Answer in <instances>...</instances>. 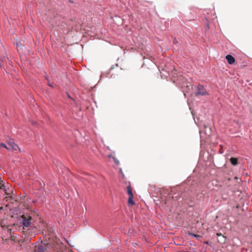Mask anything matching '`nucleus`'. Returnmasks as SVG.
Wrapping results in <instances>:
<instances>
[{
	"mask_svg": "<svg viewBox=\"0 0 252 252\" xmlns=\"http://www.w3.org/2000/svg\"><path fill=\"white\" fill-rule=\"evenodd\" d=\"M39 226L42 230V233L46 237V239L50 240L53 238L54 233L52 227L49 226L47 224L43 221Z\"/></svg>",
	"mask_w": 252,
	"mask_h": 252,
	"instance_id": "f257e3e1",
	"label": "nucleus"
},
{
	"mask_svg": "<svg viewBox=\"0 0 252 252\" xmlns=\"http://www.w3.org/2000/svg\"><path fill=\"white\" fill-rule=\"evenodd\" d=\"M133 196H130L128 197V203L130 205H133L135 204L134 201L133 200Z\"/></svg>",
	"mask_w": 252,
	"mask_h": 252,
	"instance_id": "6e6552de",
	"label": "nucleus"
},
{
	"mask_svg": "<svg viewBox=\"0 0 252 252\" xmlns=\"http://www.w3.org/2000/svg\"><path fill=\"white\" fill-rule=\"evenodd\" d=\"M230 161L233 165H236L238 164V159L235 158H230Z\"/></svg>",
	"mask_w": 252,
	"mask_h": 252,
	"instance_id": "0eeeda50",
	"label": "nucleus"
},
{
	"mask_svg": "<svg viewBox=\"0 0 252 252\" xmlns=\"http://www.w3.org/2000/svg\"><path fill=\"white\" fill-rule=\"evenodd\" d=\"M7 60H8L7 57H3L0 59V66H3L4 65V62H6Z\"/></svg>",
	"mask_w": 252,
	"mask_h": 252,
	"instance_id": "9b49d317",
	"label": "nucleus"
},
{
	"mask_svg": "<svg viewBox=\"0 0 252 252\" xmlns=\"http://www.w3.org/2000/svg\"><path fill=\"white\" fill-rule=\"evenodd\" d=\"M225 59L230 64H232L235 63V60L234 58L230 55L226 56Z\"/></svg>",
	"mask_w": 252,
	"mask_h": 252,
	"instance_id": "39448f33",
	"label": "nucleus"
},
{
	"mask_svg": "<svg viewBox=\"0 0 252 252\" xmlns=\"http://www.w3.org/2000/svg\"><path fill=\"white\" fill-rule=\"evenodd\" d=\"M188 234L189 235H191V236H193V237H195L196 238V239H197L198 240H200L202 237L201 236H200V235L195 234H193L190 232H189Z\"/></svg>",
	"mask_w": 252,
	"mask_h": 252,
	"instance_id": "9d476101",
	"label": "nucleus"
},
{
	"mask_svg": "<svg viewBox=\"0 0 252 252\" xmlns=\"http://www.w3.org/2000/svg\"><path fill=\"white\" fill-rule=\"evenodd\" d=\"M48 86H49L52 88L54 87V86H55V84L53 83H50L49 82H48Z\"/></svg>",
	"mask_w": 252,
	"mask_h": 252,
	"instance_id": "dca6fc26",
	"label": "nucleus"
},
{
	"mask_svg": "<svg viewBox=\"0 0 252 252\" xmlns=\"http://www.w3.org/2000/svg\"><path fill=\"white\" fill-rule=\"evenodd\" d=\"M206 25L207 27L208 28H209V23H208V21H207V23H206Z\"/></svg>",
	"mask_w": 252,
	"mask_h": 252,
	"instance_id": "a211bd4d",
	"label": "nucleus"
},
{
	"mask_svg": "<svg viewBox=\"0 0 252 252\" xmlns=\"http://www.w3.org/2000/svg\"><path fill=\"white\" fill-rule=\"evenodd\" d=\"M113 158L114 161L115 162L116 164H117V165L119 164V161L118 159H117L116 158L113 157Z\"/></svg>",
	"mask_w": 252,
	"mask_h": 252,
	"instance_id": "4468645a",
	"label": "nucleus"
},
{
	"mask_svg": "<svg viewBox=\"0 0 252 252\" xmlns=\"http://www.w3.org/2000/svg\"><path fill=\"white\" fill-rule=\"evenodd\" d=\"M6 230H7V233H9L11 234V229L10 228H9V226H8L6 227Z\"/></svg>",
	"mask_w": 252,
	"mask_h": 252,
	"instance_id": "2eb2a0df",
	"label": "nucleus"
},
{
	"mask_svg": "<svg viewBox=\"0 0 252 252\" xmlns=\"http://www.w3.org/2000/svg\"><path fill=\"white\" fill-rule=\"evenodd\" d=\"M196 95H205L207 94L206 89L202 85H199L197 86V89L196 92Z\"/></svg>",
	"mask_w": 252,
	"mask_h": 252,
	"instance_id": "20e7f679",
	"label": "nucleus"
},
{
	"mask_svg": "<svg viewBox=\"0 0 252 252\" xmlns=\"http://www.w3.org/2000/svg\"><path fill=\"white\" fill-rule=\"evenodd\" d=\"M222 237H223V238H224V241H225V238H224L223 236H222Z\"/></svg>",
	"mask_w": 252,
	"mask_h": 252,
	"instance_id": "412c9836",
	"label": "nucleus"
},
{
	"mask_svg": "<svg viewBox=\"0 0 252 252\" xmlns=\"http://www.w3.org/2000/svg\"><path fill=\"white\" fill-rule=\"evenodd\" d=\"M127 192L129 196H133L132 191V188L130 186H128L127 187Z\"/></svg>",
	"mask_w": 252,
	"mask_h": 252,
	"instance_id": "1a4fd4ad",
	"label": "nucleus"
},
{
	"mask_svg": "<svg viewBox=\"0 0 252 252\" xmlns=\"http://www.w3.org/2000/svg\"><path fill=\"white\" fill-rule=\"evenodd\" d=\"M235 179H237V177H235Z\"/></svg>",
	"mask_w": 252,
	"mask_h": 252,
	"instance_id": "4be33fe9",
	"label": "nucleus"
},
{
	"mask_svg": "<svg viewBox=\"0 0 252 252\" xmlns=\"http://www.w3.org/2000/svg\"><path fill=\"white\" fill-rule=\"evenodd\" d=\"M8 147H10V148L9 150H17L19 149L17 145L13 142H8Z\"/></svg>",
	"mask_w": 252,
	"mask_h": 252,
	"instance_id": "423d86ee",
	"label": "nucleus"
},
{
	"mask_svg": "<svg viewBox=\"0 0 252 252\" xmlns=\"http://www.w3.org/2000/svg\"><path fill=\"white\" fill-rule=\"evenodd\" d=\"M47 247V246L45 244L41 243L35 246L34 249L32 252H44Z\"/></svg>",
	"mask_w": 252,
	"mask_h": 252,
	"instance_id": "7ed1b4c3",
	"label": "nucleus"
},
{
	"mask_svg": "<svg viewBox=\"0 0 252 252\" xmlns=\"http://www.w3.org/2000/svg\"><path fill=\"white\" fill-rule=\"evenodd\" d=\"M32 125H35V124H36V122L32 121Z\"/></svg>",
	"mask_w": 252,
	"mask_h": 252,
	"instance_id": "aec40b11",
	"label": "nucleus"
},
{
	"mask_svg": "<svg viewBox=\"0 0 252 252\" xmlns=\"http://www.w3.org/2000/svg\"><path fill=\"white\" fill-rule=\"evenodd\" d=\"M21 218L22 220V224L24 229L34 226V220L30 214H23L21 216Z\"/></svg>",
	"mask_w": 252,
	"mask_h": 252,
	"instance_id": "f03ea898",
	"label": "nucleus"
},
{
	"mask_svg": "<svg viewBox=\"0 0 252 252\" xmlns=\"http://www.w3.org/2000/svg\"><path fill=\"white\" fill-rule=\"evenodd\" d=\"M217 235L218 236H222V235H221V233H217Z\"/></svg>",
	"mask_w": 252,
	"mask_h": 252,
	"instance_id": "f3484780",
	"label": "nucleus"
},
{
	"mask_svg": "<svg viewBox=\"0 0 252 252\" xmlns=\"http://www.w3.org/2000/svg\"><path fill=\"white\" fill-rule=\"evenodd\" d=\"M4 148L5 149H6L7 150H10V147H8V146H7L4 143H0V148Z\"/></svg>",
	"mask_w": 252,
	"mask_h": 252,
	"instance_id": "ddd939ff",
	"label": "nucleus"
},
{
	"mask_svg": "<svg viewBox=\"0 0 252 252\" xmlns=\"http://www.w3.org/2000/svg\"><path fill=\"white\" fill-rule=\"evenodd\" d=\"M10 237H11V238L12 240H13V239L15 238V237H14V235H11Z\"/></svg>",
	"mask_w": 252,
	"mask_h": 252,
	"instance_id": "6ab92c4d",
	"label": "nucleus"
},
{
	"mask_svg": "<svg viewBox=\"0 0 252 252\" xmlns=\"http://www.w3.org/2000/svg\"><path fill=\"white\" fill-rule=\"evenodd\" d=\"M0 189L3 190H6L5 186L3 184V181L0 179Z\"/></svg>",
	"mask_w": 252,
	"mask_h": 252,
	"instance_id": "f8f14e48",
	"label": "nucleus"
}]
</instances>
